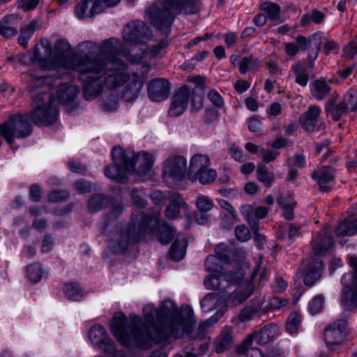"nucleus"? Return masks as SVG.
I'll list each match as a JSON object with an SVG mask.
<instances>
[{
    "mask_svg": "<svg viewBox=\"0 0 357 357\" xmlns=\"http://www.w3.org/2000/svg\"><path fill=\"white\" fill-rule=\"evenodd\" d=\"M255 285L252 282H243L238 285L225 300L227 305H237L248 299L254 292Z\"/></svg>",
    "mask_w": 357,
    "mask_h": 357,
    "instance_id": "22",
    "label": "nucleus"
},
{
    "mask_svg": "<svg viewBox=\"0 0 357 357\" xmlns=\"http://www.w3.org/2000/svg\"><path fill=\"white\" fill-rule=\"evenodd\" d=\"M272 337L271 330L268 327L264 326L259 331H255L248 335L246 342L248 344H252L253 340H255L258 344L264 345L270 341Z\"/></svg>",
    "mask_w": 357,
    "mask_h": 357,
    "instance_id": "38",
    "label": "nucleus"
},
{
    "mask_svg": "<svg viewBox=\"0 0 357 357\" xmlns=\"http://www.w3.org/2000/svg\"><path fill=\"white\" fill-rule=\"evenodd\" d=\"M320 114L321 108L319 106H310L299 118V123L302 128L307 132H313Z\"/></svg>",
    "mask_w": 357,
    "mask_h": 357,
    "instance_id": "26",
    "label": "nucleus"
},
{
    "mask_svg": "<svg viewBox=\"0 0 357 357\" xmlns=\"http://www.w3.org/2000/svg\"><path fill=\"white\" fill-rule=\"evenodd\" d=\"M33 60L37 61L43 69L52 70L58 67V62L52 54V44L47 39H42L35 45Z\"/></svg>",
    "mask_w": 357,
    "mask_h": 357,
    "instance_id": "13",
    "label": "nucleus"
},
{
    "mask_svg": "<svg viewBox=\"0 0 357 357\" xmlns=\"http://www.w3.org/2000/svg\"><path fill=\"white\" fill-rule=\"evenodd\" d=\"M291 71L295 75V82L300 86L305 87L307 85L310 79V74L307 72L305 62L298 61L291 66Z\"/></svg>",
    "mask_w": 357,
    "mask_h": 357,
    "instance_id": "32",
    "label": "nucleus"
},
{
    "mask_svg": "<svg viewBox=\"0 0 357 357\" xmlns=\"http://www.w3.org/2000/svg\"><path fill=\"white\" fill-rule=\"evenodd\" d=\"M257 179L266 187H271L275 181V174L265 165H259L257 169Z\"/></svg>",
    "mask_w": 357,
    "mask_h": 357,
    "instance_id": "41",
    "label": "nucleus"
},
{
    "mask_svg": "<svg viewBox=\"0 0 357 357\" xmlns=\"http://www.w3.org/2000/svg\"><path fill=\"white\" fill-rule=\"evenodd\" d=\"M33 109L29 114L32 122L37 126H49L57 120L59 111L52 94L40 92L33 98Z\"/></svg>",
    "mask_w": 357,
    "mask_h": 357,
    "instance_id": "7",
    "label": "nucleus"
},
{
    "mask_svg": "<svg viewBox=\"0 0 357 357\" xmlns=\"http://www.w3.org/2000/svg\"><path fill=\"white\" fill-rule=\"evenodd\" d=\"M112 6V0H84L77 3L74 12L79 19L93 17Z\"/></svg>",
    "mask_w": 357,
    "mask_h": 357,
    "instance_id": "15",
    "label": "nucleus"
},
{
    "mask_svg": "<svg viewBox=\"0 0 357 357\" xmlns=\"http://www.w3.org/2000/svg\"><path fill=\"white\" fill-rule=\"evenodd\" d=\"M357 233V218L346 219L335 229L337 236H353Z\"/></svg>",
    "mask_w": 357,
    "mask_h": 357,
    "instance_id": "34",
    "label": "nucleus"
},
{
    "mask_svg": "<svg viewBox=\"0 0 357 357\" xmlns=\"http://www.w3.org/2000/svg\"><path fill=\"white\" fill-rule=\"evenodd\" d=\"M131 164L133 167V169L132 172L129 174H132L136 173L139 179L144 181L149 176L151 169L153 164V158L151 155L147 153L135 154L133 159H132Z\"/></svg>",
    "mask_w": 357,
    "mask_h": 357,
    "instance_id": "20",
    "label": "nucleus"
},
{
    "mask_svg": "<svg viewBox=\"0 0 357 357\" xmlns=\"http://www.w3.org/2000/svg\"><path fill=\"white\" fill-rule=\"evenodd\" d=\"M160 213L153 215H146L143 212L136 211L132 213L131 223L128 226V233L135 241L144 234L151 233L157 227V238L163 245H167L176 235V230L168 225L165 221H160Z\"/></svg>",
    "mask_w": 357,
    "mask_h": 357,
    "instance_id": "4",
    "label": "nucleus"
},
{
    "mask_svg": "<svg viewBox=\"0 0 357 357\" xmlns=\"http://www.w3.org/2000/svg\"><path fill=\"white\" fill-rule=\"evenodd\" d=\"M18 20L17 16L14 15H8L4 17L0 22V34L6 38L16 35Z\"/></svg>",
    "mask_w": 357,
    "mask_h": 357,
    "instance_id": "30",
    "label": "nucleus"
},
{
    "mask_svg": "<svg viewBox=\"0 0 357 357\" xmlns=\"http://www.w3.org/2000/svg\"><path fill=\"white\" fill-rule=\"evenodd\" d=\"M301 322V316L298 312L291 313L286 324V329L290 333H294L298 331V327Z\"/></svg>",
    "mask_w": 357,
    "mask_h": 357,
    "instance_id": "53",
    "label": "nucleus"
},
{
    "mask_svg": "<svg viewBox=\"0 0 357 357\" xmlns=\"http://www.w3.org/2000/svg\"><path fill=\"white\" fill-rule=\"evenodd\" d=\"M88 336L91 342L104 353L112 351V340L102 326L93 325L89 330Z\"/></svg>",
    "mask_w": 357,
    "mask_h": 357,
    "instance_id": "18",
    "label": "nucleus"
},
{
    "mask_svg": "<svg viewBox=\"0 0 357 357\" xmlns=\"http://www.w3.org/2000/svg\"><path fill=\"white\" fill-rule=\"evenodd\" d=\"M215 255H218L224 262L228 263L231 259V249L226 244L222 243L215 248Z\"/></svg>",
    "mask_w": 357,
    "mask_h": 357,
    "instance_id": "55",
    "label": "nucleus"
},
{
    "mask_svg": "<svg viewBox=\"0 0 357 357\" xmlns=\"http://www.w3.org/2000/svg\"><path fill=\"white\" fill-rule=\"evenodd\" d=\"M216 176V172L214 169L206 167L192 177L197 178L202 184H209L214 181Z\"/></svg>",
    "mask_w": 357,
    "mask_h": 357,
    "instance_id": "48",
    "label": "nucleus"
},
{
    "mask_svg": "<svg viewBox=\"0 0 357 357\" xmlns=\"http://www.w3.org/2000/svg\"><path fill=\"white\" fill-rule=\"evenodd\" d=\"M158 310V324L153 326L155 343L176 339L190 333L195 323L192 321V310L188 317L181 314L177 306L170 300L164 301Z\"/></svg>",
    "mask_w": 357,
    "mask_h": 357,
    "instance_id": "3",
    "label": "nucleus"
},
{
    "mask_svg": "<svg viewBox=\"0 0 357 357\" xmlns=\"http://www.w3.org/2000/svg\"><path fill=\"white\" fill-rule=\"evenodd\" d=\"M187 160L181 155L170 157L163 162L162 175L164 178L181 181L186 173Z\"/></svg>",
    "mask_w": 357,
    "mask_h": 357,
    "instance_id": "14",
    "label": "nucleus"
},
{
    "mask_svg": "<svg viewBox=\"0 0 357 357\" xmlns=\"http://www.w3.org/2000/svg\"><path fill=\"white\" fill-rule=\"evenodd\" d=\"M216 296L215 293H209L202 299L200 305L203 312H207L213 309L214 305L213 301Z\"/></svg>",
    "mask_w": 357,
    "mask_h": 357,
    "instance_id": "58",
    "label": "nucleus"
},
{
    "mask_svg": "<svg viewBox=\"0 0 357 357\" xmlns=\"http://www.w3.org/2000/svg\"><path fill=\"white\" fill-rule=\"evenodd\" d=\"M235 235L238 241L245 242L251 238V234L249 229L244 225L236 227Z\"/></svg>",
    "mask_w": 357,
    "mask_h": 357,
    "instance_id": "59",
    "label": "nucleus"
},
{
    "mask_svg": "<svg viewBox=\"0 0 357 357\" xmlns=\"http://www.w3.org/2000/svg\"><path fill=\"white\" fill-rule=\"evenodd\" d=\"M210 165V159L206 155H195L190 160L189 167L188 176L192 177L201 170L208 167Z\"/></svg>",
    "mask_w": 357,
    "mask_h": 357,
    "instance_id": "33",
    "label": "nucleus"
},
{
    "mask_svg": "<svg viewBox=\"0 0 357 357\" xmlns=\"http://www.w3.org/2000/svg\"><path fill=\"white\" fill-rule=\"evenodd\" d=\"M296 41L297 47L302 51H305L311 46H314L315 49H317V51H321L322 43L321 34L320 33H314L307 38L298 35L296 38Z\"/></svg>",
    "mask_w": 357,
    "mask_h": 357,
    "instance_id": "31",
    "label": "nucleus"
},
{
    "mask_svg": "<svg viewBox=\"0 0 357 357\" xmlns=\"http://www.w3.org/2000/svg\"><path fill=\"white\" fill-rule=\"evenodd\" d=\"M196 205L200 212H207L210 211L213 206V202L206 197H199L196 201Z\"/></svg>",
    "mask_w": 357,
    "mask_h": 357,
    "instance_id": "60",
    "label": "nucleus"
},
{
    "mask_svg": "<svg viewBox=\"0 0 357 357\" xmlns=\"http://www.w3.org/2000/svg\"><path fill=\"white\" fill-rule=\"evenodd\" d=\"M223 311L217 312L213 316L200 323L198 327V334L202 335L209 327L218 322L223 316Z\"/></svg>",
    "mask_w": 357,
    "mask_h": 357,
    "instance_id": "54",
    "label": "nucleus"
},
{
    "mask_svg": "<svg viewBox=\"0 0 357 357\" xmlns=\"http://www.w3.org/2000/svg\"><path fill=\"white\" fill-rule=\"evenodd\" d=\"M280 155V152L261 148L259 151V155L262 157L263 165L274 161Z\"/></svg>",
    "mask_w": 357,
    "mask_h": 357,
    "instance_id": "57",
    "label": "nucleus"
},
{
    "mask_svg": "<svg viewBox=\"0 0 357 357\" xmlns=\"http://www.w3.org/2000/svg\"><path fill=\"white\" fill-rule=\"evenodd\" d=\"M27 278L32 282L36 283L39 282L43 276V270L40 264L35 263L27 266L26 268Z\"/></svg>",
    "mask_w": 357,
    "mask_h": 357,
    "instance_id": "49",
    "label": "nucleus"
},
{
    "mask_svg": "<svg viewBox=\"0 0 357 357\" xmlns=\"http://www.w3.org/2000/svg\"><path fill=\"white\" fill-rule=\"evenodd\" d=\"M148 52L143 50L139 55H134L128 52L124 54V57L132 63H142V67L144 69V72L147 73L151 69L150 66L148 63L142 61L144 56H146Z\"/></svg>",
    "mask_w": 357,
    "mask_h": 357,
    "instance_id": "52",
    "label": "nucleus"
},
{
    "mask_svg": "<svg viewBox=\"0 0 357 357\" xmlns=\"http://www.w3.org/2000/svg\"><path fill=\"white\" fill-rule=\"evenodd\" d=\"M130 327L126 333H116L115 337L119 342L127 348H137L139 349H149L153 342H155L154 333L148 330H142L140 326L142 323V318L135 314H130Z\"/></svg>",
    "mask_w": 357,
    "mask_h": 357,
    "instance_id": "6",
    "label": "nucleus"
},
{
    "mask_svg": "<svg viewBox=\"0 0 357 357\" xmlns=\"http://www.w3.org/2000/svg\"><path fill=\"white\" fill-rule=\"evenodd\" d=\"M324 264L321 259L317 258L305 267H300L297 276L303 278V283L308 287H312L321 277Z\"/></svg>",
    "mask_w": 357,
    "mask_h": 357,
    "instance_id": "17",
    "label": "nucleus"
},
{
    "mask_svg": "<svg viewBox=\"0 0 357 357\" xmlns=\"http://www.w3.org/2000/svg\"><path fill=\"white\" fill-rule=\"evenodd\" d=\"M234 342V337L232 327L225 326L213 342L215 351L218 354L223 353L231 347Z\"/></svg>",
    "mask_w": 357,
    "mask_h": 357,
    "instance_id": "25",
    "label": "nucleus"
},
{
    "mask_svg": "<svg viewBox=\"0 0 357 357\" xmlns=\"http://www.w3.org/2000/svg\"><path fill=\"white\" fill-rule=\"evenodd\" d=\"M192 96L191 109L194 112H197L203 107L204 88L195 86L192 90Z\"/></svg>",
    "mask_w": 357,
    "mask_h": 357,
    "instance_id": "42",
    "label": "nucleus"
},
{
    "mask_svg": "<svg viewBox=\"0 0 357 357\" xmlns=\"http://www.w3.org/2000/svg\"><path fill=\"white\" fill-rule=\"evenodd\" d=\"M66 296L70 300L78 301L83 297V291L75 283L67 284L63 289Z\"/></svg>",
    "mask_w": 357,
    "mask_h": 357,
    "instance_id": "47",
    "label": "nucleus"
},
{
    "mask_svg": "<svg viewBox=\"0 0 357 357\" xmlns=\"http://www.w3.org/2000/svg\"><path fill=\"white\" fill-rule=\"evenodd\" d=\"M347 259L351 271L342 276L340 302L345 310L353 311L357 307V257L349 255Z\"/></svg>",
    "mask_w": 357,
    "mask_h": 357,
    "instance_id": "9",
    "label": "nucleus"
},
{
    "mask_svg": "<svg viewBox=\"0 0 357 357\" xmlns=\"http://www.w3.org/2000/svg\"><path fill=\"white\" fill-rule=\"evenodd\" d=\"M79 50L80 54L73 55L65 61L64 66L80 74L83 96L91 100L104 90L98 80L107 73L108 63L112 61V40L106 39L99 47L92 41L83 42L79 45Z\"/></svg>",
    "mask_w": 357,
    "mask_h": 357,
    "instance_id": "1",
    "label": "nucleus"
},
{
    "mask_svg": "<svg viewBox=\"0 0 357 357\" xmlns=\"http://www.w3.org/2000/svg\"><path fill=\"white\" fill-rule=\"evenodd\" d=\"M135 153L130 149L123 150L120 146L113 147V181L125 183L128 173L133 169L131 162Z\"/></svg>",
    "mask_w": 357,
    "mask_h": 357,
    "instance_id": "11",
    "label": "nucleus"
},
{
    "mask_svg": "<svg viewBox=\"0 0 357 357\" xmlns=\"http://www.w3.org/2000/svg\"><path fill=\"white\" fill-rule=\"evenodd\" d=\"M142 88V84L140 82L134 81L130 82L123 89L121 94L122 99L126 102L133 101L138 97Z\"/></svg>",
    "mask_w": 357,
    "mask_h": 357,
    "instance_id": "39",
    "label": "nucleus"
},
{
    "mask_svg": "<svg viewBox=\"0 0 357 357\" xmlns=\"http://www.w3.org/2000/svg\"><path fill=\"white\" fill-rule=\"evenodd\" d=\"M187 246V241L183 237L181 238L179 236H177L175 241L172 245L169 250L170 257L174 261L181 260L185 254V248Z\"/></svg>",
    "mask_w": 357,
    "mask_h": 357,
    "instance_id": "36",
    "label": "nucleus"
},
{
    "mask_svg": "<svg viewBox=\"0 0 357 357\" xmlns=\"http://www.w3.org/2000/svg\"><path fill=\"white\" fill-rule=\"evenodd\" d=\"M190 95V91L187 86L181 87L172 98L169 114L172 116L181 115L187 109Z\"/></svg>",
    "mask_w": 357,
    "mask_h": 357,
    "instance_id": "21",
    "label": "nucleus"
},
{
    "mask_svg": "<svg viewBox=\"0 0 357 357\" xmlns=\"http://www.w3.org/2000/svg\"><path fill=\"white\" fill-rule=\"evenodd\" d=\"M324 298L322 295H319L312 298L309 303L308 309L312 314H316L321 312L323 309V304Z\"/></svg>",
    "mask_w": 357,
    "mask_h": 357,
    "instance_id": "56",
    "label": "nucleus"
},
{
    "mask_svg": "<svg viewBox=\"0 0 357 357\" xmlns=\"http://www.w3.org/2000/svg\"><path fill=\"white\" fill-rule=\"evenodd\" d=\"M325 112L327 116H330L335 122L350 112L342 101L335 103V100L333 98L328 100L325 103Z\"/></svg>",
    "mask_w": 357,
    "mask_h": 357,
    "instance_id": "29",
    "label": "nucleus"
},
{
    "mask_svg": "<svg viewBox=\"0 0 357 357\" xmlns=\"http://www.w3.org/2000/svg\"><path fill=\"white\" fill-rule=\"evenodd\" d=\"M331 89L324 80L317 79L313 83L311 93L317 100H322L329 96Z\"/></svg>",
    "mask_w": 357,
    "mask_h": 357,
    "instance_id": "35",
    "label": "nucleus"
},
{
    "mask_svg": "<svg viewBox=\"0 0 357 357\" xmlns=\"http://www.w3.org/2000/svg\"><path fill=\"white\" fill-rule=\"evenodd\" d=\"M127 64L116 55L113 50V88L124 84L129 79L130 75L123 70Z\"/></svg>",
    "mask_w": 357,
    "mask_h": 357,
    "instance_id": "27",
    "label": "nucleus"
},
{
    "mask_svg": "<svg viewBox=\"0 0 357 357\" xmlns=\"http://www.w3.org/2000/svg\"><path fill=\"white\" fill-rule=\"evenodd\" d=\"M31 132L32 126L28 122L27 116L22 114L10 116L8 121L0 125V134L10 145L14 144L15 138H25Z\"/></svg>",
    "mask_w": 357,
    "mask_h": 357,
    "instance_id": "10",
    "label": "nucleus"
},
{
    "mask_svg": "<svg viewBox=\"0 0 357 357\" xmlns=\"http://www.w3.org/2000/svg\"><path fill=\"white\" fill-rule=\"evenodd\" d=\"M200 6V0H158L146 8L144 17L158 31L167 36L176 16L196 14Z\"/></svg>",
    "mask_w": 357,
    "mask_h": 357,
    "instance_id": "2",
    "label": "nucleus"
},
{
    "mask_svg": "<svg viewBox=\"0 0 357 357\" xmlns=\"http://www.w3.org/2000/svg\"><path fill=\"white\" fill-rule=\"evenodd\" d=\"M259 59L252 56H244L239 62V72L241 74H245L257 68L259 66Z\"/></svg>",
    "mask_w": 357,
    "mask_h": 357,
    "instance_id": "46",
    "label": "nucleus"
},
{
    "mask_svg": "<svg viewBox=\"0 0 357 357\" xmlns=\"http://www.w3.org/2000/svg\"><path fill=\"white\" fill-rule=\"evenodd\" d=\"M110 203V199L103 195L98 194L91 196L88 201V208L91 212H97L107 207Z\"/></svg>",
    "mask_w": 357,
    "mask_h": 357,
    "instance_id": "40",
    "label": "nucleus"
},
{
    "mask_svg": "<svg viewBox=\"0 0 357 357\" xmlns=\"http://www.w3.org/2000/svg\"><path fill=\"white\" fill-rule=\"evenodd\" d=\"M312 252L314 255H324L334 245V241L327 229L321 230L312 242Z\"/></svg>",
    "mask_w": 357,
    "mask_h": 357,
    "instance_id": "24",
    "label": "nucleus"
},
{
    "mask_svg": "<svg viewBox=\"0 0 357 357\" xmlns=\"http://www.w3.org/2000/svg\"><path fill=\"white\" fill-rule=\"evenodd\" d=\"M348 323L345 319H338L326 328L324 340L327 347L332 349L333 347L340 344L348 333Z\"/></svg>",
    "mask_w": 357,
    "mask_h": 357,
    "instance_id": "16",
    "label": "nucleus"
},
{
    "mask_svg": "<svg viewBox=\"0 0 357 357\" xmlns=\"http://www.w3.org/2000/svg\"><path fill=\"white\" fill-rule=\"evenodd\" d=\"M143 317L146 324L151 327L153 334V326L158 324V310L153 305H147L143 308Z\"/></svg>",
    "mask_w": 357,
    "mask_h": 357,
    "instance_id": "43",
    "label": "nucleus"
},
{
    "mask_svg": "<svg viewBox=\"0 0 357 357\" xmlns=\"http://www.w3.org/2000/svg\"><path fill=\"white\" fill-rule=\"evenodd\" d=\"M127 321L126 316L122 312H116L113 315V330L115 329L114 335L116 333H126V323Z\"/></svg>",
    "mask_w": 357,
    "mask_h": 357,
    "instance_id": "50",
    "label": "nucleus"
},
{
    "mask_svg": "<svg viewBox=\"0 0 357 357\" xmlns=\"http://www.w3.org/2000/svg\"><path fill=\"white\" fill-rule=\"evenodd\" d=\"M208 99L216 107L221 108L224 106V100L220 94L215 90L211 89L207 94Z\"/></svg>",
    "mask_w": 357,
    "mask_h": 357,
    "instance_id": "63",
    "label": "nucleus"
},
{
    "mask_svg": "<svg viewBox=\"0 0 357 357\" xmlns=\"http://www.w3.org/2000/svg\"><path fill=\"white\" fill-rule=\"evenodd\" d=\"M123 39L130 45L143 44L153 36L151 29L142 20H135L127 23L122 31Z\"/></svg>",
    "mask_w": 357,
    "mask_h": 357,
    "instance_id": "12",
    "label": "nucleus"
},
{
    "mask_svg": "<svg viewBox=\"0 0 357 357\" xmlns=\"http://www.w3.org/2000/svg\"><path fill=\"white\" fill-rule=\"evenodd\" d=\"M74 188L79 194L90 193L98 190L96 185L84 179H79L74 183Z\"/></svg>",
    "mask_w": 357,
    "mask_h": 357,
    "instance_id": "51",
    "label": "nucleus"
},
{
    "mask_svg": "<svg viewBox=\"0 0 357 357\" xmlns=\"http://www.w3.org/2000/svg\"><path fill=\"white\" fill-rule=\"evenodd\" d=\"M36 26L37 23L33 21L22 28L20 36L18 38V42L22 46L26 47L27 45L29 40L36 31Z\"/></svg>",
    "mask_w": 357,
    "mask_h": 357,
    "instance_id": "44",
    "label": "nucleus"
},
{
    "mask_svg": "<svg viewBox=\"0 0 357 357\" xmlns=\"http://www.w3.org/2000/svg\"><path fill=\"white\" fill-rule=\"evenodd\" d=\"M169 45V42L167 39L161 40L156 45L150 48V53L152 57L160 56L162 52Z\"/></svg>",
    "mask_w": 357,
    "mask_h": 357,
    "instance_id": "64",
    "label": "nucleus"
},
{
    "mask_svg": "<svg viewBox=\"0 0 357 357\" xmlns=\"http://www.w3.org/2000/svg\"><path fill=\"white\" fill-rule=\"evenodd\" d=\"M31 76L33 77L30 84L31 91H33L35 87L45 84L50 87L57 86V100L61 104H66L73 100L79 91L75 85L67 84L61 82V80L70 81L72 79L71 75L67 73L56 74L54 78L43 75L35 77L33 73L31 74Z\"/></svg>",
    "mask_w": 357,
    "mask_h": 357,
    "instance_id": "8",
    "label": "nucleus"
},
{
    "mask_svg": "<svg viewBox=\"0 0 357 357\" xmlns=\"http://www.w3.org/2000/svg\"><path fill=\"white\" fill-rule=\"evenodd\" d=\"M256 314H258L256 310L251 306H246L241 310L238 318L240 322L243 323L252 319L253 316Z\"/></svg>",
    "mask_w": 357,
    "mask_h": 357,
    "instance_id": "62",
    "label": "nucleus"
},
{
    "mask_svg": "<svg viewBox=\"0 0 357 357\" xmlns=\"http://www.w3.org/2000/svg\"><path fill=\"white\" fill-rule=\"evenodd\" d=\"M259 9L266 14L267 18L272 22L280 20L281 17V7L279 4L271 1H266L260 4Z\"/></svg>",
    "mask_w": 357,
    "mask_h": 357,
    "instance_id": "37",
    "label": "nucleus"
},
{
    "mask_svg": "<svg viewBox=\"0 0 357 357\" xmlns=\"http://www.w3.org/2000/svg\"><path fill=\"white\" fill-rule=\"evenodd\" d=\"M167 199L169 203L165 211V216L169 220H175L180 215L181 207L185 204L184 200L177 192L170 194Z\"/></svg>",
    "mask_w": 357,
    "mask_h": 357,
    "instance_id": "28",
    "label": "nucleus"
},
{
    "mask_svg": "<svg viewBox=\"0 0 357 357\" xmlns=\"http://www.w3.org/2000/svg\"><path fill=\"white\" fill-rule=\"evenodd\" d=\"M70 50V44L65 39H59L54 44V51L57 56H62Z\"/></svg>",
    "mask_w": 357,
    "mask_h": 357,
    "instance_id": "61",
    "label": "nucleus"
},
{
    "mask_svg": "<svg viewBox=\"0 0 357 357\" xmlns=\"http://www.w3.org/2000/svg\"><path fill=\"white\" fill-rule=\"evenodd\" d=\"M335 172L333 167L325 165L312 172V177L317 181L321 191H331V188L329 183L334 181Z\"/></svg>",
    "mask_w": 357,
    "mask_h": 357,
    "instance_id": "23",
    "label": "nucleus"
},
{
    "mask_svg": "<svg viewBox=\"0 0 357 357\" xmlns=\"http://www.w3.org/2000/svg\"><path fill=\"white\" fill-rule=\"evenodd\" d=\"M222 260L218 255H208L205 259V268L208 272L216 273L208 275L204 278V286L208 289L220 291V293L227 292V289L233 284H236L242 280L243 275L241 273L232 275L227 273H220L222 269Z\"/></svg>",
    "mask_w": 357,
    "mask_h": 357,
    "instance_id": "5",
    "label": "nucleus"
},
{
    "mask_svg": "<svg viewBox=\"0 0 357 357\" xmlns=\"http://www.w3.org/2000/svg\"><path fill=\"white\" fill-rule=\"evenodd\" d=\"M170 88L171 85L167 79L155 78L148 84L149 97L155 102L164 100L169 96Z\"/></svg>",
    "mask_w": 357,
    "mask_h": 357,
    "instance_id": "19",
    "label": "nucleus"
},
{
    "mask_svg": "<svg viewBox=\"0 0 357 357\" xmlns=\"http://www.w3.org/2000/svg\"><path fill=\"white\" fill-rule=\"evenodd\" d=\"M350 112L357 110V89L351 88L341 100Z\"/></svg>",
    "mask_w": 357,
    "mask_h": 357,
    "instance_id": "45",
    "label": "nucleus"
}]
</instances>
